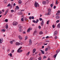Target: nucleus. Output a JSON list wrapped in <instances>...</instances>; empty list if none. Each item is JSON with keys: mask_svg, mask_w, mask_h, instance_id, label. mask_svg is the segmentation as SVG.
<instances>
[{"mask_svg": "<svg viewBox=\"0 0 60 60\" xmlns=\"http://www.w3.org/2000/svg\"><path fill=\"white\" fill-rule=\"evenodd\" d=\"M18 27L19 28V30L20 32H22L23 31V29H22L23 28V27L21 26L20 24H19L18 25Z\"/></svg>", "mask_w": 60, "mask_h": 60, "instance_id": "f257e3e1", "label": "nucleus"}, {"mask_svg": "<svg viewBox=\"0 0 60 60\" xmlns=\"http://www.w3.org/2000/svg\"><path fill=\"white\" fill-rule=\"evenodd\" d=\"M34 5V6L35 7H36V8H37V7H39V4L37 2H35Z\"/></svg>", "mask_w": 60, "mask_h": 60, "instance_id": "f03ea898", "label": "nucleus"}, {"mask_svg": "<svg viewBox=\"0 0 60 60\" xmlns=\"http://www.w3.org/2000/svg\"><path fill=\"white\" fill-rule=\"evenodd\" d=\"M18 22H14L12 23L13 26H16Z\"/></svg>", "mask_w": 60, "mask_h": 60, "instance_id": "7ed1b4c3", "label": "nucleus"}, {"mask_svg": "<svg viewBox=\"0 0 60 60\" xmlns=\"http://www.w3.org/2000/svg\"><path fill=\"white\" fill-rule=\"evenodd\" d=\"M38 22L39 19H37L36 20V21L35 20H33V23H36L37 24V23H38Z\"/></svg>", "mask_w": 60, "mask_h": 60, "instance_id": "20e7f679", "label": "nucleus"}, {"mask_svg": "<svg viewBox=\"0 0 60 60\" xmlns=\"http://www.w3.org/2000/svg\"><path fill=\"white\" fill-rule=\"evenodd\" d=\"M54 36H56L57 35V31H55L54 33Z\"/></svg>", "mask_w": 60, "mask_h": 60, "instance_id": "39448f33", "label": "nucleus"}, {"mask_svg": "<svg viewBox=\"0 0 60 60\" xmlns=\"http://www.w3.org/2000/svg\"><path fill=\"white\" fill-rule=\"evenodd\" d=\"M4 41V40L3 38L0 39V43H2Z\"/></svg>", "mask_w": 60, "mask_h": 60, "instance_id": "423d86ee", "label": "nucleus"}, {"mask_svg": "<svg viewBox=\"0 0 60 60\" xmlns=\"http://www.w3.org/2000/svg\"><path fill=\"white\" fill-rule=\"evenodd\" d=\"M18 37L19 40H22V39H23V38L21 37V35L19 36Z\"/></svg>", "mask_w": 60, "mask_h": 60, "instance_id": "0eeeda50", "label": "nucleus"}, {"mask_svg": "<svg viewBox=\"0 0 60 60\" xmlns=\"http://www.w3.org/2000/svg\"><path fill=\"white\" fill-rule=\"evenodd\" d=\"M32 28H29V29L27 30V32L28 33H29V32H30V30H32Z\"/></svg>", "mask_w": 60, "mask_h": 60, "instance_id": "6e6552de", "label": "nucleus"}, {"mask_svg": "<svg viewBox=\"0 0 60 60\" xmlns=\"http://www.w3.org/2000/svg\"><path fill=\"white\" fill-rule=\"evenodd\" d=\"M17 51L18 53H21V52H22L23 51V50H18Z\"/></svg>", "mask_w": 60, "mask_h": 60, "instance_id": "1a4fd4ad", "label": "nucleus"}, {"mask_svg": "<svg viewBox=\"0 0 60 60\" xmlns=\"http://www.w3.org/2000/svg\"><path fill=\"white\" fill-rule=\"evenodd\" d=\"M44 23V22L43 20H42V22L41 24V26H43Z\"/></svg>", "mask_w": 60, "mask_h": 60, "instance_id": "9d476101", "label": "nucleus"}, {"mask_svg": "<svg viewBox=\"0 0 60 60\" xmlns=\"http://www.w3.org/2000/svg\"><path fill=\"white\" fill-rule=\"evenodd\" d=\"M20 44V43L18 42H17L15 43V45H17V46H19Z\"/></svg>", "mask_w": 60, "mask_h": 60, "instance_id": "9b49d317", "label": "nucleus"}, {"mask_svg": "<svg viewBox=\"0 0 60 60\" xmlns=\"http://www.w3.org/2000/svg\"><path fill=\"white\" fill-rule=\"evenodd\" d=\"M29 44L30 45H31L32 44V40L31 39H30L29 40Z\"/></svg>", "mask_w": 60, "mask_h": 60, "instance_id": "f8f14e48", "label": "nucleus"}, {"mask_svg": "<svg viewBox=\"0 0 60 60\" xmlns=\"http://www.w3.org/2000/svg\"><path fill=\"white\" fill-rule=\"evenodd\" d=\"M18 15H21L22 14V12H19L18 13Z\"/></svg>", "mask_w": 60, "mask_h": 60, "instance_id": "ddd939ff", "label": "nucleus"}, {"mask_svg": "<svg viewBox=\"0 0 60 60\" xmlns=\"http://www.w3.org/2000/svg\"><path fill=\"white\" fill-rule=\"evenodd\" d=\"M59 51H60V49H59L58 50H57L56 52V53H57L56 54H58L59 52Z\"/></svg>", "mask_w": 60, "mask_h": 60, "instance_id": "4468645a", "label": "nucleus"}, {"mask_svg": "<svg viewBox=\"0 0 60 60\" xmlns=\"http://www.w3.org/2000/svg\"><path fill=\"white\" fill-rule=\"evenodd\" d=\"M14 40H12V41H11L10 42L11 44H13V42H14Z\"/></svg>", "mask_w": 60, "mask_h": 60, "instance_id": "2eb2a0df", "label": "nucleus"}, {"mask_svg": "<svg viewBox=\"0 0 60 60\" xmlns=\"http://www.w3.org/2000/svg\"><path fill=\"white\" fill-rule=\"evenodd\" d=\"M35 51H36V49H34L33 51V53H35Z\"/></svg>", "mask_w": 60, "mask_h": 60, "instance_id": "dca6fc26", "label": "nucleus"}, {"mask_svg": "<svg viewBox=\"0 0 60 60\" xmlns=\"http://www.w3.org/2000/svg\"><path fill=\"white\" fill-rule=\"evenodd\" d=\"M7 2V0H5L4 1V4H5Z\"/></svg>", "mask_w": 60, "mask_h": 60, "instance_id": "f3484780", "label": "nucleus"}, {"mask_svg": "<svg viewBox=\"0 0 60 60\" xmlns=\"http://www.w3.org/2000/svg\"><path fill=\"white\" fill-rule=\"evenodd\" d=\"M18 3L19 4H22V1L21 0H19L18 1Z\"/></svg>", "mask_w": 60, "mask_h": 60, "instance_id": "a211bd4d", "label": "nucleus"}, {"mask_svg": "<svg viewBox=\"0 0 60 60\" xmlns=\"http://www.w3.org/2000/svg\"><path fill=\"white\" fill-rule=\"evenodd\" d=\"M6 29H8V24H7L6 25Z\"/></svg>", "mask_w": 60, "mask_h": 60, "instance_id": "6ab92c4d", "label": "nucleus"}, {"mask_svg": "<svg viewBox=\"0 0 60 60\" xmlns=\"http://www.w3.org/2000/svg\"><path fill=\"white\" fill-rule=\"evenodd\" d=\"M16 10H19V7L18 6H16Z\"/></svg>", "mask_w": 60, "mask_h": 60, "instance_id": "aec40b11", "label": "nucleus"}, {"mask_svg": "<svg viewBox=\"0 0 60 60\" xmlns=\"http://www.w3.org/2000/svg\"><path fill=\"white\" fill-rule=\"evenodd\" d=\"M41 53L42 54H44V52L42 50H41Z\"/></svg>", "mask_w": 60, "mask_h": 60, "instance_id": "412c9836", "label": "nucleus"}, {"mask_svg": "<svg viewBox=\"0 0 60 60\" xmlns=\"http://www.w3.org/2000/svg\"><path fill=\"white\" fill-rule=\"evenodd\" d=\"M29 53H30V52H29L28 53L26 54V56H28L29 54Z\"/></svg>", "mask_w": 60, "mask_h": 60, "instance_id": "4be33fe9", "label": "nucleus"}, {"mask_svg": "<svg viewBox=\"0 0 60 60\" xmlns=\"http://www.w3.org/2000/svg\"><path fill=\"white\" fill-rule=\"evenodd\" d=\"M27 38H28V37H27V36H26L25 37V40H26Z\"/></svg>", "mask_w": 60, "mask_h": 60, "instance_id": "5701e85b", "label": "nucleus"}, {"mask_svg": "<svg viewBox=\"0 0 60 60\" xmlns=\"http://www.w3.org/2000/svg\"><path fill=\"white\" fill-rule=\"evenodd\" d=\"M43 33L42 31H40L39 32V34H42Z\"/></svg>", "mask_w": 60, "mask_h": 60, "instance_id": "b1692460", "label": "nucleus"}, {"mask_svg": "<svg viewBox=\"0 0 60 60\" xmlns=\"http://www.w3.org/2000/svg\"><path fill=\"white\" fill-rule=\"evenodd\" d=\"M24 20L25 21H26V20H27V18H26V17H25L24 18Z\"/></svg>", "mask_w": 60, "mask_h": 60, "instance_id": "393cba45", "label": "nucleus"}, {"mask_svg": "<svg viewBox=\"0 0 60 60\" xmlns=\"http://www.w3.org/2000/svg\"><path fill=\"white\" fill-rule=\"evenodd\" d=\"M49 20L48 21L46 22V24H47V25H48V24H49Z\"/></svg>", "mask_w": 60, "mask_h": 60, "instance_id": "a878e982", "label": "nucleus"}, {"mask_svg": "<svg viewBox=\"0 0 60 60\" xmlns=\"http://www.w3.org/2000/svg\"><path fill=\"white\" fill-rule=\"evenodd\" d=\"M42 4H46V1H43Z\"/></svg>", "mask_w": 60, "mask_h": 60, "instance_id": "bb28decb", "label": "nucleus"}, {"mask_svg": "<svg viewBox=\"0 0 60 60\" xmlns=\"http://www.w3.org/2000/svg\"><path fill=\"white\" fill-rule=\"evenodd\" d=\"M57 27H60V24L59 23Z\"/></svg>", "mask_w": 60, "mask_h": 60, "instance_id": "cd10ccee", "label": "nucleus"}, {"mask_svg": "<svg viewBox=\"0 0 60 60\" xmlns=\"http://www.w3.org/2000/svg\"><path fill=\"white\" fill-rule=\"evenodd\" d=\"M50 14H51L50 12H49L47 13V14L48 15H50Z\"/></svg>", "mask_w": 60, "mask_h": 60, "instance_id": "c85d7f7f", "label": "nucleus"}, {"mask_svg": "<svg viewBox=\"0 0 60 60\" xmlns=\"http://www.w3.org/2000/svg\"><path fill=\"white\" fill-rule=\"evenodd\" d=\"M48 50V48H45V51H47Z\"/></svg>", "mask_w": 60, "mask_h": 60, "instance_id": "c756f323", "label": "nucleus"}, {"mask_svg": "<svg viewBox=\"0 0 60 60\" xmlns=\"http://www.w3.org/2000/svg\"><path fill=\"white\" fill-rule=\"evenodd\" d=\"M41 57H39L38 58V59L39 60H41Z\"/></svg>", "mask_w": 60, "mask_h": 60, "instance_id": "7c9ffc66", "label": "nucleus"}, {"mask_svg": "<svg viewBox=\"0 0 60 60\" xmlns=\"http://www.w3.org/2000/svg\"><path fill=\"white\" fill-rule=\"evenodd\" d=\"M37 32V31L36 30H35L34 31V33H33V34H35V33Z\"/></svg>", "mask_w": 60, "mask_h": 60, "instance_id": "2f4dec72", "label": "nucleus"}, {"mask_svg": "<svg viewBox=\"0 0 60 60\" xmlns=\"http://www.w3.org/2000/svg\"><path fill=\"white\" fill-rule=\"evenodd\" d=\"M59 18H60L59 16H57L56 17V18L57 19H59Z\"/></svg>", "mask_w": 60, "mask_h": 60, "instance_id": "473e14b6", "label": "nucleus"}, {"mask_svg": "<svg viewBox=\"0 0 60 60\" xmlns=\"http://www.w3.org/2000/svg\"><path fill=\"white\" fill-rule=\"evenodd\" d=\"M57 55V53H56V54L54 55V58H56V56Z\"/></svg>", "mask_w": 60, "mask_h": 60, "instance_id": "72a5a7b5", "label": "nucleus"}, {"mask_svg": "<svg viewBox=\"0 0 60 60\" xmlns=\"http://www.w3.org/2000/svg\"><path fill=\"white\" fill-rule=\"evenodd\" d=\"M48 11L49 12H50V11H51V9H50V8H49Z\"/></svg>", "mask_w": 60, "mask_h": 60, "instance_id": "f704fd0d", "label": "nucleus"}, {"mask_svg": "<svg viewBox=\"0 0 60 60\" xmlns=\"http://www.w3.org/2000/svg\"><path fill=\"white\" fill-rule=\"evenodd\" d=\"M39 20H40V21H42V18H40Z\"/></svg>", "mask_w": 60, "mask_h": 60, "instance_id": "c9c22d12", "label": "nucleus"}, {"mask_svg": "<svg viewBox=\"0 0 60 60\" xmlns=\"http://www.w3.org/2000/svg\"><path fill=\"white\" fill-rule=\"evenodd\" d=\"M21 20L22 21H24V19L23 18H21Z\"/></svg>", "mask_w": 60, "mask_h": 60, "instance_id": "e433bc0d", "label": "nucleus"}, {"mask_svg": "<svg viewBox=\"0 0 60 60\" xmlns=\"http://www.w3.org/2000/svg\"><path fill=\"white\" fill-rule=\"evenodd\" d=\"M11 11V12H14V10H12Z\"/></svg>", "mask_w": 60, "mask_h": 60, "instance_id": "4c0bfd02", "label": "nucleus"}, {"mask_svg": "<svg viewBox=\"0 0 60 60\" xmlns=\"http://www.w3.org/2000/svg\"><path fill=\"white\" fill-rule=\"evenodd\" d=\"M2 31H3V32H5V30L4 29H3L2 30Z\"/></svg>", "mask_w": 60, "mask_h": 60, "instance_id": "58836bf2", "label": "nucleus"}, {"mask_svg": "<svg viewBox=\"0 0 60 60\" xmlns=\"http://www.w3.org/2000/svg\"><path fill=\"white\" fill-rule=\"evenodd\" d=\"M14 50H12L11 51L12 53H14Z\"/></svg>", "mask_w": 60, "mask_h": 60, "instance_id": "ea45409f", "label": "nucleus"}, {"mask_svg": "<svg viewBox=\"0 0 60 60\" xmlns=\"http://www.w3.org/2000/svg\"><path fill=\"white\" fill-rule=\"evenodd\" d=\"M59 22V20H57L56 22V23H58Z\"/></svg>", "mask_w": 60, "mask_h": 60, "instance_id": "a19ab883", "label": "nucleus"}, {"mask_svg": "<svg viewBox=\"0 0 60 60\" xmlns=\"http://www.w3.org/2000/svg\"><path fill=\"white\" fill-rule=\"evenodd\" d=\"M10 6H11V4H8V5H7L8 7H10Z\"/></svg>", "mask_w": 60, "mask_h": 60, "instance_id": "79ce46f5", "label": "nucleus"}, {"mask_svg": "<svg viewBox=\"0 0 60 60\" xmlns=\"http://www.w3.org/2000/svg\"><path fill=\"white\" fill-rule=\"evenodd\" d=\"M21 48H22V47H21L20 48H19V49L18 50H20V49H21Z\"/></svg>", "mask_w": 60, "mask_h": 60, "instance_id": "37998d69", "label": "nucleus"}, {"mask_svg": "<svg viewBox=\"0 0 60 60\" xmlns=\"http://www.w3.org/2000/svg\"><path fill=\"white\" fill-rule=\"evenodd\" d=\"M7 12H7L6 11L5 12V14H4V15H6V14H7Z\"/></svg>", "mask_w": 60, "mask_h": 60, "instance_id": "c03bdc74", "label": "nucleus"}, {"mask_svg": "<svg viewBox=\"0 0 60 60\" xmlns=\"http://www.w3.org/2000/svg\"><path fill=\"white\" fill-rule=\"evenodd\" d=\"M45 58H46V56H44L43 57V59H45Z\"/></svg>", "mask_w": 60, "mask_h": 60, "instance_id": "a18cd8bd", "label": "nucleus"}, {"mask_svg": "<svg viewBox=\"0 0 60 60\" xmlns=\"http://www.w3.org/2000/svg\"><path fill=\"white\" fill-rule=\"evenodd\" d=\"M10 56H12V54L11 53H10Z\"/></svg>", "mask_w": 60, "mask_h": 60, "instance_id": "49530a36", "label": "nucleus"}, {"mask_svg": "<svg viewBox=\"0 0 60 60\" xmlns=\"http://www.w3.org/2000/svg\"><path fill=\"white\" fill-rule=\"evenodd\" d=\"M49 38V36H47L46 37V39H48V38Z\"/></svg>", "mask_w": 60, "mask_h": 60, "instance_id": "de8ad7c7", "label": "nucleus"}, {"mask_svg": "<svg viewBox=\"0 0 60 60\" xmlns=\"http://www.w3.org/2000/svg\"><path fill=\"white\" fill-rule=\"evenodd\" d=\"M2 12H2V11H0V14H2Z\"/></svg>", "mask_w": 60, "mask_h": 60, "instance_id": "09e8293b", "label": "nucleus"}, {"mask_svg": "<svg viewBox=\"0 0 60 60\" xmlns=\"http://www.w3.org/2000/svg\"><path fill=\"white\" fill-rule=\"evenodd\" d=\"M50 6L51 7H52L53 6V4H51L50 5Z\"/></svg>", "mask_w": 60, "mask_h": 60, "instance_id": "8fccbe9b", "label": "nucleus"}, {"mask_svg": "<svg viewBox=\"0 0 60 60\" xmlns=\"http://www.w3.org/2000/svg\"><path fill=\"white\" fill-rule=\"evenodd\" d=\"M8 11H9V9H7L6 11L8 12Z\"/></svg>", "mask_w": 60, "mask_h": 60, "instance_id": "3c124183", "label": "nucleus"}, {"mask_svg": "<svg viewBox=\"0 0 60 60\" xmlns=\"http://www.w3.org/2000/svg\"><path fill=\"white\" fill-rule=\"evenodd\" d=\"M57 12L59 13H60V11L58 10V11Z\"/></svg>", "mask_w": 60, "mask_h": 60, "instance_id": "603ef678", "label": "nucleus"}, {"mask_svg": "<svg viewBox=\"0 0 60 60\" xmlns=\"http://www.w3.org/2000/svg\"><path fill=\"white\" fill-rule=\"evenodd\" d=\"M32 19V17H31L30 16L29 17V19Z\"/></svg>", "mask_w": 60, "mask_h": 60, "instance_id": "864d4df0", "label": "nucleus"}, {"mask_svg": "<svg viewBox=\"0 0 60 60\" xmlns=\"http://www.w3.org/2000/svg\"><path fill=\"white\" fill-rule=\"evenodd\" d=\"M57 37V36H56L55 37V39H56Z\"/></svg>", "mask_w": 60, "mask_h": 60, "instance_id": "5fc2aeb1", "label": "nucleus"}, {"mask_svg": "<svg viewBox=\"0 0 60 60\" xmlns=\"http://www.w3.org/2000/svg\"><path fill=\"white\" fill-rule=\"evenodd\" d=\"M5 21L6 22H8V20H7V19H6L5 20Z\"/></svg>", "mask_w": 60, "mask_h": 60, "instance_id": "6e6d98bb", "label": "nucleus"}, {"mask_svg": "<svg viewBox=\"0 0 60 60\" xmlns=\"http://www.w3.org/2000/svg\"><path fill=\"white\" fill-rule=\"evenodd\" d=\"M31 18H32V19H34V16H32V17H31Z\"/></svg>", "mask_w": 60, "mask_h": 60, "instance_id": "4d7b16f0", "label": "nucleus"}, {"mask_svg": "<svg viewBox=\"0 0 60 60\" xmlns=\"http://www.w3.org/2000/svg\"><path fill=\"white\" fill-rule=\"evenodd\" d=\"M58 4V3H57V1L56 2V4Z\"/></svg>", "mask_w": 60, "mask_h": 60, "instance_id": "13d9d810", "label": "nucleus"}, {"mask_svg": "<svg viewBox=\"0 0 60 60\" xmlns=\"http://www.w3.org/2000/svg\"><path fill=\"white\" fill-rule=\"evenodd\" d=\"M47 60H51V59H50L49 58H48Z\"/></svg>", "mask_w": 60, "mask_h": 60, "instance_id": "bf43d9fd", "label": "nucleus"}, {"mask_svg": "<svg viewBox=\"0 0 60 60\" xmlns=\"http://www.w3.org/2000/svg\"><path fill=\"white\" fill-rule=\"evenodd\" d=\"M7 51L8 52H9L10 51V49H8L7 50Z\"/></svg>", "mask_w": 60, "mask_h": 60, "instance_id": "052dcab7", "label": "nucleus"}, {"mask_svg": "<svg viewBox=\"0 0 60 60\" xmlns=\"http://www.w3.org/2000/svg\"><path fill=\"white\" fill-rule=\"evenodd\" d=\"M38 27L39 29H41V27L40 26H39Z\"/></svg>", "mask_w": 60, "mask_h": 60, "instance_id": "680f3d73", "label": "nucleus"}, {"mask_svg": "<svg viewBox=\"0 0 60 60\" xmlns=\"http://www.w3.org/2000/svg\"><path fill=\"white\" fill-rule=\"evenodd\" d=\"M52 27H53V28H55V26H54V25H52Z\"/></svg>", "mask_w": 60, "mask_h": 60, "instance_id": "e2e57ef3", "label": "nucleus"}, {"mask_svg": "<svg viewBox=\"0 0 60 60\" xmlns=\"http://www.w3.org/2000/svg\"><path fill=\"white\" fill-rule=\"evenodd\" d=\"M59 13H57L56 14V15H59V14H58Z\"/></svg>", "mask_w": 60, "mask_h": 60, "instance_id": "0e129e2a", "label": "nucleus"}, {"mask_svg": "<svg viewBox=\"0 0 60 60\" xmlns=\"http://www.w3.org/2000/svg\"><path fill=\"white\" fill-rule=\"evenodd\" d=\"M25 10H21V12H22V11H24Z\"/></svg>", "mask_w": 60, "mask_h": 60, "instance_id": "69168bd1", "label": "nucleus"}, {"mask_svg": "<svg viewBox=\"0 0 60 60\" xmlns=\"http://www.w3.org/2000/svg\"><path fill=\"white\" fill-rule=\"evenodd\" d=\"M56 8V6H54L53 7L54 9H55Z\"/></svg>", "mask_w": 60, "mask_h": 60, "instance_id": "338daca9", "label": "nucleus"}, {"mask_svg": "<svg viewBox=\"0 0 60 60\" xmlns=\"http://www.w3.org/2000/svg\"><path fill=\"white\" fill-rule=\"evenodd\" d=\"M44 46H43L42 47V49H44Z\"/></svg>", "mask_w": 60, "mask_h": 60, "instance_id": "774afa93", "label": "nucleus"}]
</instances>
